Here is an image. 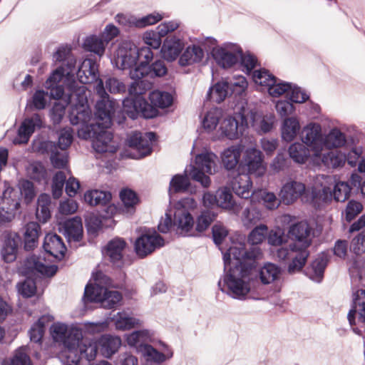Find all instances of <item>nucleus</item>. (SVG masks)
<instances>
[{"label": "nucleus", "mask_w": 365, "mask_h": 365, "mask_svg": "<svg viewBox=\"0 0 365 365\" xmlns=\"http://www.w3.org/2000/svg\"><path fill=\"white\" fill-rule=\"evenodd\" d=\"M85 88H80L76 94L77 101L71 114V123L81 125L78 129V136L82 139H92V146L98 153H114L118 145L113 140L112 133L107 130L112 123L113 103L108 99L103 84L100 82L97 91L101 100L96 106L95 116L87 104Z\"/></svg>", "instance_id": "1"}, {"label": "nucleus", "mask_w": 365, "mask_h": 365, "mask_svg": "<svg viewBox=\"0 0 365 365\" xmlns=\"http://www.w3.org/2000/svg\"><path fill=\"white\" fill-rule=\"evenodd\" d=\"M245 235L235 233L230 237V245L222 251L225 274L218 284L222 292L230 297L245 300L254 288L257 273L253 263L247 260H255L261 257L262 250L259 247L245 249Z\"/></svg>", "instance_id": "2"}, {"label": "nucleus", "mask_w": 365, "mask_h": 365, "mask_svg": "<svg viewBox=\"0 0 365 365\" xmlns=\"http://www.w3.org/2000/svg\"><path fill=\"white\" fill-rule=\"evenodd\" d=\"M151 87V83L146 81H135L128 88L130 97L123 102L124 111L133 119L141 115L145 118H152L157 115V108H165L172 105L173 96L165 91H153L149 95L151 104L143 96V93Z\"/></svg>", "instance_id": "3"}, {"label": "nucleus", "mask_w": 365, "mask_h": 365, "mask_svg": "<svg viewBox=\"0 0 365 365\" xmlns=\"http://www.w3.org/2000/svg\"><path fill=\"white\" fill-rule=\"evenodd\" d=\"M196 207L197 202L192 197L182 198L170 205L158 224L159 231L167 233L173 227L179 235H191L195 221L190 211Z\"/></svg>", "instance_id": "4"}, {"label": "nucleus", "mask_w": 365, "mask_h": 365, "mask_svg": "<svg viewBox=\"0 0 365 365\" xmlns=\"http://www.w3.org/2000/svg\"><path fill=\"white\" fill-rule=\"evenodd\" d=\"M57 266L51 264L41 255L27 257L18 267L19 272L28 278L17 284L18 292L24 297H31L36 292L35 282L31 279L35 276L52 277L57 272Z\"/></svg>", "instance_id": "5"}, {"label": "nucleus", "mask_w": 365, "mask_h": 365, "mask_svg": "<svg viewBox=\"0 0 365 365\" xmlns=\"http://www.w3.org/2000/svg\"><path fill=\"white\" fill-rule=\"evenodd\" d=\"M93 284L88 283L84 292L86 302H99L106 309H113L122 300V294L116 290H110L111 282L102 272L93 275Z\"/></svg>", "instance_id": "6"}, {"label": "nucleus", "mask_w": 365, "mask_h": 365, "mask_svg": "<svg viewBox=\"0 0 365 365\" xmlns=\"http://www.w3.org/2000/svg\"><path fill=\"white\" fill-rule=\"evenodd\" d=\"M331 178L329 176L318 175L312 185V202L320 205L321 202H328L332 195L338 202L345 201L349 196L351 187L346 182H338L335 184L333 193L331 187Z\"/></svg>", "instance_id": "7"}, {"label": "nucleus", "mask_w": 365, "mask_h": 365, "mask_svg": "<svg viewBox=\"0 0 365 365\" xmlns=\"http://www.w3.org/2000/svg\"><path fill=\"white\" fill-rule=\"evenodd\" d=\"M50 332L54 341L62 344L63 349L61 358L66 364H73L78 359L75 344L82 338V331L76 327L56 322L50 328Z\"/></svg>", "instance_id": "8"}, {"label": "nucleus", "mask_w": 365, "mask_h": 365, "mask_svg": "<svg viewBox=\"0 0 365 365\" xmlns=\"http://www.w3.org/2000/svg\"><path fill=\"white\" fill-rule=\"evenodd\" d=\"M217 156L208 151L202 152L195 157V163L186 170L187 175L204 187L211 185L210 178L206 175H213L217 171Z\"/></svg>", "instance_id": "9"}, {"label": "nucleus", "mask_w": 365, "mask_h": 365, "mask_svg": "<svg viewBox=\"0 0 365 365\" xmlns=\"http://www.w3.org/2000/svg\"><path fill=\"white\" fill-rule=\"evenodd\" d=\"M20 209V198L18 191L6 182L4 184V191L0 196V221H12Z\"/></svg>", "instance_id": "10"}, {"label": "nucleus", "mask_w": 365, "mask_h": 365, "mask_svg": "<svg viewBox=\"0 0 365 365\" xmlns=\"http://www.w3.org/2000/svg\"><path fill=\"white\" fill-rule=\"evenodd\" d=\"M76 61L73 58L68 60L66 68L60 67L55 70L45 83V87L50 90L51 97L58 98L63 96V88L62 85H59L61 81H69L73 77L75 72Z\"/></svg>", "instance_id": "11"}, {"label": "nucleus", "mask_w": 365, "mask_h": 365, "mask_svg": "<svg viewBox=\"0 0 365 365\" xmlns=\"http://www.w3.org/2000/svg\"><path fill=\"white\" fill-rule=\"evenodd\" d=\"M323 138L322 127L318 123L309 122L302 128L300 139L312 151L314 159L321 156Z\"/></svg>", "instance_id": "12"}, {"label": "nucleus", "mask_w": 365, "mask_h": 365, "mask_svg": "<svg viewBox=\"0 0 365 365\" xmlns=\"http://www.w3.org/2000/svg\"><path fill=\"white\" fill-rule=\"evenodd\" d=\"M247 117L246 110H243L242 112L240 113V124H239V121L235 117L231 115L222 117L217 130L219 138H226L229 140L239 138V137L242 135L245 130L249 128Z\"/></svg>", "instance_id": "13"}, {"label": "nucleus", "mask_w": 365, "mask_h": 365, "mask_svg": "<svg viewBox=\"0 0 365 365\" xmlns=\"http://www.w3.org/2000/svg\"><path fill=\"white\" fill-rule=\"evenodd\" d=\"M212 55L219 66L229 68L239 62L242 48L237 43L227 42L215 47L212 51Z\"/></svg>", "instance_id": "14"}, {"label": "nucleus", "mask_w": 365, "mask_h": 365, "mask_svg": "<svg viewBox=\"0 0 365 365\" xmlns=\"http://www.w3.org/2000/svg\"><path fill=\"white\" fill-rule=\"evenodd\" d=\"M138 61L137 46L131 41L120 43L113 56L115 66L122 70L133 69Z\"/></svg>", "instance_id": "15"}, {"label": "nucleus", "mask_w": 365, "mask_h": 365, "mask_svg": "<svg viewBox=\"0 0 365 365\" xmlns=\"http://www.w3.org/2000/svg\"><path fill=\"white\" fill-rule=\"evenodd\" d=\"M155 135L153 133H147L143 135L140 133L130 134L127 140L128 146L135 153L128 155L134 159H139L150 154L152 143Z\"/></svg>", "instance_id": "16"}, {"label": "nucleus", "mask_w": 365, "mask_h": 365, "mask_svg": "<svg viewBox=\"0 0 365 365\" xmlns=\"http://www.w3.org/2000/svg\"><path fill=\"white\" fill-rule=\"evenodd\" d=\"M164 245V240L155 232L147 230L138 237L135 251L140 257H145Z\"/></svg>", "instance_id": "17"}, {"label": "nucleus", "mask_w": 365, "mask_h": 365, "mask_svg": "<svg viewBox=\"0 0 365 365\" xmlns=\"http://www.w3.org/2000/svg\"><path fill=\"white\" fill-rule=\"evenodd\" d=\"M81 87H84L86 89L85 96L86 98V101H88L87 87L84 86L78 85H73L70 86V93L68 95V96L63 97L62 96L58 98H56L57 101L53 104L51 111V117L54 123H59L61 122L65 114V108L66 106H68V104L71 105V112L69 114V118L71 119V112L75 106V103L77 101V96H76V94L77 93V91Z\"/></svg>", "instance_id": "18"}, {"label": "nucleus", "mask_w": 365, "mask_h": 365, "mask_svg": "<svg viewBox=\"0 0 365 365\" xmlns=\"http://www.w3.org/2000/svg\"><path fill=\"white\" fill-rule=\"evenodd\" d=\"M309 192L312 200V187L307 190L304 183L289 180L282 185L278 195L282 203L289 205L294 203L303 194Z\"/></svg>", "instance_id": "19"}, {"label": "nucleus", "mask_w": 365, "mask_h": 365, "mask_svg": "<svg viewBox=\"0 0 365 365\" xmlns=\"http://www.w3.org/2000/svg\"><path fill=\"white\" fill-rule=\"evenodd\" d=\"M242 163L247 167L250 174L257 177L264 175L266 172L262 153L252 145L245 149Z\"/></svg>", "instance_id": "20"}, {"label": "nucleus", "mask_w": 365, "mask_h": 365, "mask_svg": "<svg viewBox=\"0 0 365 365\" xmlns=\"http://www.w3.org/2000/svg\"><path fill=\"white\" fill-rule=\"evenodd\" d=\"M312 229L307 222L292 225L289 229V236L294 241L290 249L308 248L312 242Z\"/></svg>", "instance_id": "21"}, {"label": "nucleus", "mask_w": 365, "mask_h": 365, "mask_svg": "<svg viewBox=\"0 0 365 365\" xmlns=\"http://www.w3.org/2000/svg\"><path fill=\"white\" fill-rule=\"evenodd\" d=\"M98 66L91 59H85L77 72V77L79 81L84 86L88 83H91L96 81V91L98 93L97 88L100 82L102 83L104 88V83L101 79L98 78ZM98 96L99 94L97 93Z\"/></svg>", "instance_id": "22"}, {"label": "nucleus", "mask_w": 365, "mask_h": 365, "mask_svg": "<svg viewBox=\"0 0 365 365\" xmlns=\"http://www.w3.org/2000/svg\"><path fill=\"white\" fill-rule=\"evenodd\" d=\"M43 122L38 114H34L30 118H25L18 130L17 136L14 139V144L26 143L36 129L41 128Z\"/></svg>", "instance_id": "23"}, {"label": "nucleus", "mask_w": 365, "mask_h": 365, "mask_svg": "<svg viewBox=\"0 0 365 365\" xmlns=\"http://www.w3.org/2000/svg\"><path fill=\"white\" fill-rule=\"evenodd\" d=\"M137 53L140 63L130 71V76L135 81H140L149 73V63L153 60V53L148 47L137 48Z\"/></svg>", "instance_id": "24"}, {"label": "nucleus", "mask_w": 365, "mask_h": 365, "mask_svg": "<svg viewBox=\"0 0 365 365\" xmlns=\"http://www.w3.org/2000/svg\"><path fill=\"white\" fill-rule=\"evenodd\" d=\"M58 230L69 242H78L83 236L82 220L79 217H75L58 224Z\"/></svg>", "instance_id": "25"}, {"label": "nucleus", "mask_w": 365, "mask_h": 365, "mask_svg": "<svg viewBox=\"0 0 365 365\" xmlns=\"http://www.w3.org/2000/svg\"><path fill=\"white\" fill-rule=\"evenodd\" d=\"M98 341H95L91 339L84 338L82 336L81 339L77 341L75 344V349H76L78 359L73 364H66L67 365H76L82 356H85L88 361L93 360L96 355L98 349Z\"/></svg>", "instance_id": "26"}, {"label": "nucleus", "mask_w": 365, "mask_h": 365, "mask_svg": "<svg viewBox=\"0 0 365 365\" xmlns=\"http://www.w3.org/2000/svg\"><path fill=\"white\" fill-rule=\"evenodd\" d=\"M185 47V43L182 39L175 36H170L167 37L161 47V54L163 58L168 61H175Z\"/></svg>", "instance_id": "27"}, {"label": "nucleus", "mask_w": 365, "mask_h": 365, "mask_svg": "<svg viewBox=\"0 0 365 365\" xmlns=\"http://www.w3.org/2000/svg\"><path fill=\"white\" fill-rule=\"evenodd\" d=\"M217 207L229 213L238 215L242 206L234 198L231 191L227 187H222L217 190Z\"/></svg>", "instance_id": "28"}, {"label": "nucleus", "mask_w": 365, "mask_h": 365, "mask_svg": "<svg viewBox=\"0 0 365 365\" xmlns=\"http://www.w3.org/2000/svg\"><path fill=\"white\" fill-rule=\"evenodd\" d=\"M43 249L47 255L56 259H61L66 250L62 239L56 234H47L44 238Z\"/></svg>", "instance_id": "29"}, {"label": "nucleus", "mask_w": 365, "mask_h": 365, "mask_svg": "<svg viewBox=\"0 0 365 365\" xmlns=\"http://www.w3.org/2000/svg\"><path fill=\"white\" fill-rule=\"evenodd\" d=\"M289 157L298 164H304L307 161L317 165V160L314 158L312 151L302 142L292 143L288 149Z\"/></svg>", "instance_id": "30"}, {"label": "nucleus", "mask_w": 365, "mask_h": 365, "mask_svg": "<svg viewBox=\"0 0 365 365\" xmlns=\"http://www.w3.org/2000/svg\"><path fill=\"white\" fill-rule=\"evenodd\" d=\"M246 115L249 127H253L257 132L265 133L272 130L273 126L272 115L262 116L259 112L252 110H246Z\"/></svg>", "instance_id": "31"}, {"label": "nucleus", "mask_w": 365, "mask_h": 365, "mask_svg": "<svg viewBox=\"0 0 365 365\" xmlns=\"http://www.w3.org/2000/svg\"><path fill=\"white\" fill-rule=\"evenodd\" d=\"M301 125L297 117L291 116L284 118L280 127L282 140L287 143L293 141L299 135Z\"/></svg>", "instance_id": "32"}, {"label": "nucleus", "mask_w": 365, "mask_h": 365, "mask_svg": "<svg viewBox=\"0 0 365 365\" xmlns=\"http://www.w3.org/2000/svg\"><path fill=\"white\" fill-rule=\"evenodd\" d=\"M258 276L263 284L277 283L281 280L282 269L274 263L266 262L259 268Z\"/></svg>", "instance_id": "33"}, {"label": "nucleus", "mask_w": 365, "mask_h": 365, "mask_svg": "<svg viewBox=\"0 0 365 365\" xmlns=\"http://www.w3.org/2000/svg\"><path fill=\"white\" fill-rule=\"evenodd\" d=\"M346 143V135L339 128L331 129L327 134H324L322 152L343 147Z\"/></svg>", "instance_id": "34"}, {"label": "nucleus", "mask_w": 365, "mask_h": 365, "mask_svg": "<svg viewBox=\"0 0 365 365\" xmlns=\"http://www.w3.org/2000/svg\"><path fill=\"white\" fill-rule=\"evenodd\" d=\"M317 160V165L324 164L325 166L331 168H337L344 166L346 163V155L341 151L322 152Z\"/></svg>", "instance_id": "35"}, {"label": "nucleus", "mask_w": 365, "mask_h": 365, "mask_svg": "<svg viewBox=\"0 0 365 365\" xmlns=\"http://www.w3.org/2000/svg\"><path fill=\"white\" fill-rule=\"evenodd\" d=\"M231 187L236 195L242 197H250L252 188V181L247 174H238L231 181Z\"/></svg>", "instance_id": "36"}, {"label": "nucleus", "mask_w": 365, "mask_h": 365, "mask_svg": "<svg viewBox=\"0 0 365 365\" xmlns=\"http://www.w3.org/2000/svg\"><path fill=\"white\" fill-rule=\"evenodd\" d=\"M244 148L242 144L232 145L222 153V161L227 170H232L237 166Z\"/></svg>", "instance_id": "37"}, {"label": "nucleus", "mask_w": 365, "mask_h": 365, "mask_svg": "<svg viewBox=\"0 0 365 365\" xmlns=\"http://www.w3.org/2000/svg\"><path fill=\"white\" fill-rule=\"evenodd\" d=\"M115 329L125 331L141 326L142 322L125 312H118L111 318Z\"/></svg>", "instance_id": "38"}, {"label": "nucleus", "mask_w": 365, "mask_h": 365, "mask_svg": "<svg viewBox=\"0 0 365 365\" xmlns=\"http://www.w3.org/2000/svg\"><path fill=\"white\" fill-rule=\"evenodd\" d=\"M328 259L325 254L322 253L312 262L307 271V276L313 281H322L324 269L327 265Z\"/></svg>", "instance_id": "39"}, {"label": "nucleus", "mask_w": 365, "mask_h": 365, "mask_svg": "<svg viewBox=\"0 0 365 365\" xmlns=\"http://www.w3.org/2000/svg\"><path fill=\"white\" fill-rule=\"evenodd\" d=\"M98 345L101 354L109 358L120 348L121 339L119 336L104 335L99 339Z\"/></svg>", "instance_id": "40"}, {"label": "nucleus", "mask_w": 365, "mask_h": 365, "mask_svg": "<svg viewBox=\"0 0 365 365\" xmlns=\"http://www.w3.org/2000/svg\"><path fill=\"white\" fill-rule=\"evenodd\" d=\"M308 248H299L290 249V251L293 253L292 255V260L289 262L287 271L290 274L298 272L305 265L307 258L309 255V252L307 250Z\"/></svg>", "instance_id": "41"}, {"label": "nucleus", "mask_w": 365, "mask_h": 365, "mask_svg": "<svg viewBox=\"0 0 365 365\" xmlns=\"http://www.w3.org/2000/svg\"><path fill=\"white\" fill-rule=\"evenodd\" d=\"M126 247V242L121 238L111 240L105 248V255L110 258L113 263L119 262L123 256V252Z\"/></svg>", "instance_id": "42"}, {"label": "nucleus", "mask_w": 365, "mask_h": 365, "mask_svg": "<svg viewBox=\"0 0 365 365\" xmlns=\"http://www.w3.org/2000/svg\"><path fill=\"white\" fill-rule=\"evenodd\" d=\"M204 57L203 50L197 45L188 46L179 58L182 66H190L200 62Z\"/></svg>", "instance_id": "43"}, {"label": "nucleus", "mask_w": 365, "mask_h": 365, "mask_svg": "<svg viewBox=\"0 0 365 365\" xmlns=\"http://www.w3.org/2000/svg\"><path fill=\"white\" fill-rule=\"evenodd\" d=\"M153 336V333L148 329H140L125 335V341L130 347H134L138 352V348L141 345H147Z\"/></svg>", "instance_id": "44"}, {"label": "nucleus", "mask_w": 365, "mask_h": 365, "mask_svg": "<svg viewBox=\"0 0 365 365\" xmlns=\"http://www.w3.org/2000/svg\"><path fill=\"white\" fill-rule=\"evenodd\" d=\"M40 230L41 227L36 222H31L25 225L24 232V247L26 250H30L37 246Z\"/></svg>", "instance_id": "45"}, {"label": "nucleus", "mask_w": 365, "mask_h": 365, "mask_svg": "<svg viewBox=\"0 0 365 365\" xmlns=\"http://www.w3.org/2000/svg\"><path fill=\"white\" fill-rule=\"evenodd\" d=\"M223 117V111L218 108H213L209 110L204 115L202 120V125L203 129L211 133L214 131L217 126L220 125V120Z\"/></svg>", "instance_id": "46"}, {"label": "nucleus", "mask_w": 365, "mask_h": 365, "mask_svg": "<svg viewBox=\"0 0 365 365\" xmlns=\"http://www.w3.org/2000/svg\"><path fill=\"white\" fill-rule=\"evenodd\" d=\"M120 197L123 202V212L131 215L135 211L136 205L139 203V198L137 194L132 190L125 188L120 191Z\"/></svg>", "instance_id": "47"}, {"label": "nucleus", "mask_w": 365, "mask_h": 365, "mask_svg": "<svg viewBox=\"0 0 365 365\" xmlns=\"http://www.w3.org/2000/svg\"><path fill=\"white\" fill-rule=\"evenodd\" d=\"M20 238L17 235H10L5 242L1 250V255L6 262L15 260Z\"/></svg>", "instance_id": "48"}, {"label": "nucleus", "mask_w": 365, "mask_h": 365, "mask_svg": "<svg viewBox=\"0 0 365 365\" xmlns=\"http://www.w3.org/2000/svg\"><path fill=\"white\" fill-rule=\"evenodd\" d=\"M111 197L110 192L99 190H88L84 194L85 202L91 206L106 205Z\"/></svg>", "instance_id": "49"}, {"label": "nucleus", "mask_w": 365, "mask_h": 365, "mask_svg": "<svg viewBox=\"0 0 365 365\" xmlns=\"http://www.w3.org/2000/svg\"><path fill=\"white\" fill-rule=\"evenodd\" d=\"M252 200H259L262 202L269 210L277 209L282 202L280 200H277L274 192H268L265 190L254 191L252 195Z\"/></svg>", "instance_id": "50"}, {"label": "nucleus", "mask_w": 365, "mask_h": 365, "mask_svg": "<svg viewBox=\"0 0 365 365\" xmlns=\"http://www.w3.org/2000/svg\"><path fill=\"white\" fill-rule=\"evenodd\" d=\"M230 89L227 81H221L212 86L207 92V98L220 103L225 100L230 94Z\"/></svg>", "instance_id": "51"}, {"label": "nucleus", "mask_w": 365, "mask_h": 365, "mask_svg": "<svg viewBox=\"0 0 365 365\" xmlns=\"http://www.w3.org/2000/svg\"><path fill=\"white\" fill-rule=\"evenodd\" d=\"M83 46L87 51L93 52L98 56H102L105 53L107 44L101 35H91L85 38Z\"/></svg>", "instance_id": "52"}, {"label": "nucleus", "mask_w": 365, "mask_h": 365, "mask_svg": "<svg viewBox=\"0 0 365 365\" xmlns=\"http://www.w3.org/2000/svg\"><path fill=\"white\" fill-rule=\"evenodd\" d=\"M275 76L269 71L261 68L253 72L252 80L262 91H267L274 83Z\"/></svg>", "instance_id": "53"}, {"label": "nucleus", "mask_w": 365, "mask_h": 365, "mask_svg": "<svg viewBox=\"0 0 365 365\" xmlns=\"http://www.w3.org/2000/svg\"><path fill=\"white\" fill-rule=\"evenodd\" d=\"M349 271L353 279H358L365 287V257H358L349 261Z\"/></svg>", "instance_id": "54"}, {"label": "nucleus", "mask_w": 365, "mask_h": 365, "mask_svg": "<svg viewBox=\"0 0 365 365\" xmlns=\"http://www.w3.org/2000/svg\"><path fill=\"white\" fill-rule=\"evenodd\" d=\"M0 365H32L26 347L17 349L11 358L0 359Z\"/></svg>", "instance_id": "55"}, {"label": "nucleus", "mask_w": 365, "mask_h": 365, "mask_svg": "<svg viewBox=\"0 0 365 365\" xmlns=\"http://www.w3.org/2000/svg\"><path fill=\"white\" fill-rule=\"evenodd\" d=\"M49 321L50 317L48 316H42L31 326L29 330L31 341L36 343L41 341L45 332V325Z\"/></svg>", "instance_id": "56"}, {"label": "nucleus", "mask_w": 365, "mask_h": 365, "mask_svg": "<svg viewBox=\"0 0 365 365\" xmlns=\"http://www.w3.org/2000/svg\"><path fill=\"white\" fill-rule=\"evenodd\" d=\"M190 180L187 175H175L170 182V195L177 192H185L190 186Z\"/></svg>", "instance_id": "57"}, {"label": "nucleus", "mask_w": 365, "mask_h": 365, "mask_svg": "<svg viewBox=\"0 0 365 365\" xmlns=\"http://www.w3.org/2000/svg\"><path fill=\"white\" fill-rule=\"evenodd\" d=\"M351 251L356 255L351 259L358 257H365V230L355 236L351 242Z\"/></svg>", "instance_id": "58"}, {"label": "nucleus", "mask_w": 365, "mask_h": 365, "mask_svg": "<svg viewBox=\"0 0 365 365\" xmlns=\"http://www.w3.org/2000/svg\"><path fill=\"white\" fill-rule=\"evenodd\" d=\"M104 91L108 99L113 103V112L114 111L115 102L110 99L106 91L111 93H120L126 91V86L120 80L115 78H108L105 83Z\"/></svg>", "instance_id": "59"}, {"label": "nucleus", "mask_w": 365, "mask_h": 365, "mask_svg": "<svg viewBox=\"0 0 365 365\" xmlns=\"http://www.w3.org/2000/svg\"><path fill=\"white\" fill-rule=\"evenodd\" d=\"M268 227L265 225H260L255 227L249 234L248 242L252 245L262 243L267 236Z\"/></svg>", "instance_id": "60"}, {"label": "nucleus", "mask_w": 365, "mask_h": 365, "mask_svg": "<svg viewBox=\"0 0 365 365\" xmlns=\"http://www.w3.org/2000/svg\"><path fill=\"white\" fill-rule=\"evenodd\" d=\"M291 88L292 84L283 82L274 78V83L269 88L267 91L272 97L278 98L284 94L287 96Z\"/></svg>", "instance_id": "61"}, {"label": "nucleus", "mask_w": 365, "mask_h": 365, "mask_svg": "<svg viewBox=\"0 0 365 365\" xmlns=\"http://www.w3.org/2000/svg\"><path fill=\"white\" fill-rule=\"evenodd\" d=\"M230 93L232 92L236 95H242L247 88L248 83L245 77L237 76L233 77L232 80L227 81Z\"/></svg>", "instance_id": "62"}, {"label": "nucleus", "mask_w": 365, "mask_h": 365, "mask_svg": "<svg viewBox=\"0 0 365 365\" xmlns=\"http://www.w3.org/2000/svg\"><path fill=\"white\" fill-rule=\"evenodd\" d=\"M262 218L259 210L255 208H246L242 213V221L245 227H250Z\"/></svg>", "instance_id": "63"}, {"label": "nucleus", "mask_w": 365, "mask_h": 365, "mask_svg": "<svg viewBox=\"0 0 365 365\" xmlns=\"http://www.w3.org/2000/svg\"><path fill=\"white\" fill-rule=\"evenodd\" d=\"M215 217V215L210 211H202L197 217L196 222V230L203 232L207 230Z\"/></svg>", "instance_id": "64"}]
</instances>
